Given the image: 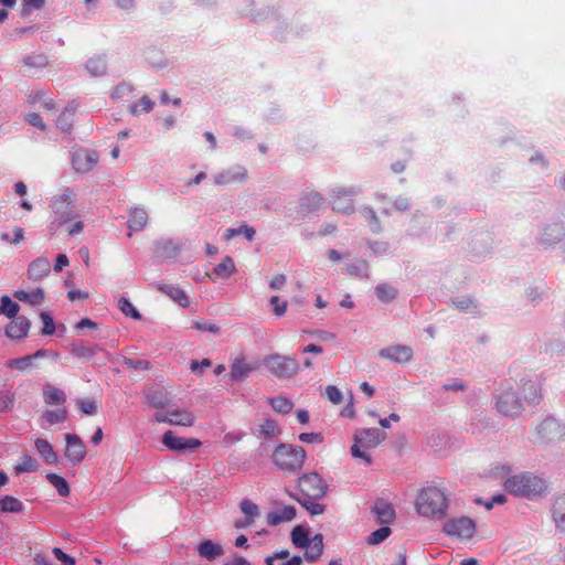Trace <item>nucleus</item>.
<instances>
[{"instance_id": "1", "label": "nucleus", "mask_w": 565, "mask_h": 565, "mask_svg": "<svg viewBox=\"0 0 565 565\" xmlns=\"http://www.w3.org/2000/svg\"><path fill=\"white\" fill-rule=\"evenodd\" d=\"M450 498L445 488L436 484L423 487L415 500V510L424 519L443 521L448 515Z\"/></svg>"}, {"instance_id": "2", "label": "nucleus", "mask_w": 565, "mask_h": 565, "mask_svg": "<svg viewBox=\"0 0 565 565\" xmlns=\"http://www.w3.org/2000/svg\"><path fill=\"white\" fill-rule=\"evenodd\" d=\"M503 489L514 497L533 499L546 492L547 482L532 472H522L507 478Z\"/></svg>"}, {"instance_id": "3", "label": "nucleus", "mask_w": 565, "mask_h": 565, "mask_svg": "<svg viewBox=\"0 0 565 565\" xmlns=\"http://www.w3.org/2000/svg\"><path fill=\"white\" fill-rule=\"evenodd\" d=\"M305 459L306 452L301 447L279 445L273 452V460L280 470L294 471L300 469Z\"/></svg>"}, {"instance_id": "4", "label": "nucleus", "mask_w": 565, "mask_h": 565, "mask_svg": "<svg viewBox=\"0 0 565 565\" xmlns=\"http://www.w3.org/2000/svg\"><path fill=\"white\" fill-rule=\"evenodd\" d=\"M384 438V434L376 428H369L359 431L355 435V443L351 449L352 456L360 458L364 460L365 463L370 465L371 458L366 455V451L377 447Z\"/></svg>"}, {"instance_id": "5", "label": "nucleus", "mask_w": 565, "mask_h": 565, "mask_svg": "<svg viewBox=\"0 0 565 565\" xmlns=\"http://www.w3.org/2000/svg\"><path fill=\"white\" fill-rule=\"evenodd\" d=\"M298 488L302 499L319 500L327 493L328 486L324 480L316 472H309L301 476L298 480Z\"/></svg>"}, {"instance_id": "6", "label": "nucleus", "mask_w": 565, "mask_h": 565, "mask_svg": "<svg viewBox=\"0 0 565 565\" xmlns=\"http://www.w3.org/2000/svg\"><path fill=\"white\" fill-rule=\"evenodd\" d=\"M443 531L452 539L469 540L476 533V523L467 516L454 518L444 524Z\"/></svg>"}, {"instance_id": "7", "label": "nucleus", "mask_w": 565, "mask_h": 565, "mask_svg": "<svg viewBox=\"0 0 565 565\" xmlns=\"http://www.w3.org/2000/svg\"><path fill=\"white\" fill-rule=\"evenodd\" d=\"M265 366L277 377H290L299 370L298 362L289 356L273 354L265 359Z\"/></svg>"}, {"instance_id": "8", "label": "nucleus", "mask_w": 565, "mask_h": 565, "mask_svg": "<svg viewBox=\"0 0 565 565\" xmlns=\"http://www.w3.org/2000/svg\"><path fill=\"white\" fill-rule=\"evenodd\" d=\"M154 419L158 423H168L173 426L182 427H192L195 423L194 414L186 408H173L164 414H156Z\"/></svg>"}, {"instance_id": "9", "label": "nucleus", "mask_w": 565, "mask_h": 565, "mask_svg": "<svg viewBox=\"0 0 565 565\" xmlns=\"http://www.w3.org/2000/svg\"><path fill=\"white\" fill-rule=\"evenodd\" d=\"M162 444L172 451H194L202 445V443L196 438L179 437L172 430H168L163 434Z\"/></svg>"}, {"instance_id": "10", "label": "nucleus", "mask_w": 565, "mask_h": 565, "mask_svg": "<svg viewBox=\"0 0 565 565\" xmlns=\"http://www.w3.org/2000/svg\"><path fill=\"white\" fill-rule=\"evenodd\" d=\"M65 457L73 465L82 462L86 456V446L77 435L65 436Z\"/></svg>"}, {"instance_id": "11", "label": "nucleus", "mask_w": 565, "mask_h": 565, "mask_svg": "<svg viewBox=\"0 0 565 565\" xmlns=\"http://www.w3.org/2000/svg\"><path fill=\"white\" fill-rule=\"evenodd\" d=\"M247 179V170L242 166H233L214 178L218 185H228L232 183L244 182Z\"/></svg>"}, {"instance_id": "12", "label": "nucleus", "mask_w": 565, "mask_h": 565, "mask_svg": "<svg viewBox=\"0 0 565 565\" xmlns=\"http://www.w3.org/2000/svg\"><path fill=\"white\" fill-rule=\"evenodd\" d=\"M30 327V321L25 317H15L12 318L4 332L10 339L21 340L28 335Z\"/></svg>"}, {"instance_id": "13", "label": "nucleus", "mask_w": 565, "mask_h": 565, "mask_svg": "<svg viewBox=\"0 0 565 565\" xmlns=\"http://www.w3.org/2000/svg\"><path fill=\"white\" fill-rule=\"evenodd\" d=\"M42 395L47 406L65 407L66 394L62 388L47 383L42 387Z\"/></svg>"}, {"instance_id": "14", "label": "nucleus", "mask_w": 565, "mask_h": 565, "mask_svg": "<svg viewBox=\"0 0 565 565\" xmlns=\"http://www.w3.org/2000/svg\"><path fill=\"white\" fill-rule=\"evenodd\" d=\"M146 401L151 407L163 409L170 405L171 394L163 387H154L147 392Z\"/></svg>"}, {"instance_id": "15", "label": "nucleus", "mask_w": 565, "mask_h": 565, "mask_svg": "<svg viewBox=\"0 0 565 565\" xmlns=\"http://www.w3.org/2000/svg\"><path fill=\"white\" fill-rule=\"evenodd\" d=\"M380 355L393 362L404 363L412 359V350L408 347L395 345L380 351Z\"/></svg>"}, {"instance_id": "16", "label": "nucleus", "mask_w": 565, "mask_h": 565, "mask_svg": "<svg viewBox=\"0 0 565 565\" xmlns=\"http://www.w3.org/2000/svg\"><path fill=\"white\" fill-rule=\"evenodd\" d=\"M51 270L50 262L44 257H38L34 259L28 268V277L31 280H41L49 276Z\"/></svg>"}, {"instance_id": "17", "label": "nucleus", "mask_w": 565, "mask_h": 565, "mask_svg": "<svg viewBox=\"0 0 565 565\" xmlns=\"http://www.w3.org/2000/svg\"><path fill=\"white\" fill-rule=\"evenodd\" d=\"M96 162L97 157L95 153H89L87 151H77L73 156V167L78 172L89 171Z\"/></svg>"}, {"instance_id": "18", "label": "nucleus", "mask_w": 565, "mask_h": 565, "mask_svg": "<svg viewBox=\"0 0 565 565\" xmlns=\"http://www.w3.org/2000/svg\"><path fill=\"white\" fill-rule=\"evenodd\" d=\"M520 401L513 393H504L498 399V408L504 415H514L520 409Z\"/></svg>"}, {"instance_id": "19", "label": "nucleus", "mask_w": 565, "mask_h": 565, "mask_svg": "<svg viewBox=\"0 0 565 565\" xmlns=\"http://www.w3.org/2000/svg\"><path fill=\"white\" fill-rule=\"evenodd\" d=\"M296 516V509L292 505H285L277 511L267 514V522L270 526H276L284 522H289Z\"/></svg>"}, {"instance_id": "20", "label": "nucleus", "mask_w": 565, "mask_h": 565, "mask_svg": "<svg viewBox=\"0 0 565 565\" xmlns=\"http://www.w3.org/2000/svg\"><path fill=\"white\" fill-rule=\"evenodd\" d=\"M198 553L202 557L209 561H213L222 556L224 554V550L221 544L214 543L210 540H205L198 545Z\"/></svg>"}, {"instance_id": "21", "label": "nucleus", "mask_w": 565, "mask_h": 565, "mask_svg": "<svg viewBox=\"0 0 565 565\" xmlns=\"http://www.w3.org/2000/svg\"><path fill=\"white\" fill-rule=\"evenodd\" d=\"M376 521L381 524H391L395 520V511L392 504L386 502H376L373 508Z\"/></svg>"}, {"instance_id": "22", "label": "nucleus", "mask_w": 565, "mask_h": 565, "mask_svg": "<svg viewBox=\"0 0 565 565\" xmlns=\"http://www.w3.org/2000/svg\"><path fill=\"white\" fill-rule=\"evenodd\" d=\"M34 446L41 458L49 465H54L57 462L58 457L56 452L53 450L51 444L43 438H36L34 440Z\"/></svg>"}, {"instance_id": "23", "label": "nucleus", "mask_w": 565, "mask_h": 565, "mask_svg": "<svg viewBox=\"0 0 565 565\" xmlns=\"http://www.w3.org/2000/svg\"><path fill=\"white\" fill-rule=\"evenodd\" d=\"M148 213L145 209L134 207L129 212L128 226L132 231H141L148 224Z\"/></svg>"}, {"instance_id": "24", "label": "nucleus", "mask_w": 565, "mask_h": 565, "mask_svg": "<svg viewBox=\"0 0 565 565\" xmlns=\"http://www.w3.org/2000/svg\"><path fill=\"white\" fill-rule=\"evenodd\" d=\"M305 557L307 561L318 559L323 552V537L321 534H316L310 539V542L305 547Z\"/></svg>"}, {"instance_id": "25", "label": "nucleus", "mask_w": 565, "mask_h": 565, "mask_svg": "<svg viewBox=\"0 0 565 565\" xmlns=\"http://www.w3.org/2000/svg\"><path fill=\"white\" fill-rule=\"evenodd\" d=\"M158 289L161 292L169 296L171 299H173L180 306H182V307L189 306V298L182 289L171 286V285H158Z\"/></svg>"}, {"instance_id": "26", "label": "nucleus", "mask_w": 565, "mask_h": 565, "mask_svg": "<svg viewBox=\"0 0 565 565\" xmlns=\"http://www.w3.org/2000/svg\"><path fill=\"white\" fill-rule=\"evenodd\" d=\"M14 298H17L20 301L30 303V305H39L44 299V291L41 288H36L32 291H25V290H17L13 294Z\"/></svg>"}, {"instance_id": "27", "label": "nucleus", "mask_w": 565, "mask_h": 565, "mask_svg": "<svg viewBox=\"0 0 565 565\" xmlns=\"http://www.w3.org/2000/svg\"><path fill=\"white\" fill-rule=\"evenodd\" d=\"M39 468L38 461L28 454L20 457L17 465L13 467V471L17 476L25 472L36 471Z\"/></svg>"}, {"instance_id": "28", "label": "nucleus", "mask_w": 565, "mask_h": 565, "mask_svg": "<svg viewBox=\"0 0 565 565\" xmlns=\"http://www.w3.org/2000/svg\"><path fill=\"white\" fill-rule=\"evenodd\" d=\"M49 482L56 489L57 493L66 498L71 493V489L66 479L57 473L50 472L46 475Z\"/></svg>"}, {"instance_id": "29", "label": "nucleus", "mask_w": 565, "mask_h": 565, "mask_svg": "<svg viewBox=\"0 0 565 565\" xmlns=\"http://www.w3.org/2000/svg\"><path fill=\"white\" fill-rule=\"evenodd\" d=\"M0 510L4 513H20L24 510V505L13 495H4L0 499Z\"/></svg>"}, {"instance_id": "30", "label": "nucleus", "mask_w": 565, "mask_h": 565, "mask_svg": "<svg viewBox=\"0 0 565 565\" xmlns=\"http://www.w3.org/2000/svg\"><path fill=\"white\" fill-rule=\"evenodd\" d=\"M213 271L220 279H227L236 271V267L233 259L230 256H225Z\"/></svg>"}, {"instance_id": "31", "label": "nucleus", "mask_w": 565, "mask_h": 565, "mask_svg": "<svg viewBox=\"0 0 565 565\" xmlns=\"http://www.w3.org/2000/svg\"><path fill=\"white\" fill-rule=\"evenodd\" d=\"M67 419V411L65 407H57L55 411H45L42 414V420L49 425H56Z\"/></svg>"}, {"instance_id": "32", "label": "nucleus", "mask_w": 565, "mask_h": 565, "mask_svg": "<svg viewBox=\"0 0 565 565\" xmlns=\"http://www.w3.org/2000/svg\"><path fill=\"white\" fill-rule=\"evenodd\" d=\"M250 371L252 367L243 360H235L231 366L230 376L233 381H242Z\"/></svg>"}, {"instance_id": "33", "label": "nucleus", "mask_w": 565, "mask_h": 565, "mask_svg": "<svg viewBox=\"0 0 565 565\" xmlns=\"http://www.w3.org/2000/svg\"><path fill=\"white\" fill-rule=\"evenodd\" d=\"M239 508L245 516L244 519H246L250 523H254L255 519L259 515L258 505L249 499H243L239 503Z\"/></svg>"}, {"instance_id": "34", "label": "nucleus", "mask_w": 565, "mask_h": 565, "mask_svg": "<svg viewBox=\"0 0 565 565\" xmlns=\"http://www.w3.org/2000/svg\"><path fill=\"white\" fill-rule=\"evenodd\" d=\"M19 305L10 299L8 296L1 297L0 315H4L8 318H15L19 312Z\"/></svg>"}, {"instance_id": "35", "label": "nucleus", "mask_w": 565, "mask_h": 565, "mask_svg": "<svg viewBox=\"0 0 565 565\" xmlns=\"http://www.w3.org/2000/svg\"><path fill=\"white\" fill-rule=\"evenodd\" d=\"M553 518L558 527L565 529V498H558L554 502Z\"/></svg>"}, {"instance_id": "36", "label": "nucleus", "mask_w": 565, "mask_h": 565, "mask_svg": "<svg viewBox=\"0 0 565 565\" xmlns=\"http://www.w3.org/2000/svg\"><path fill=\"white\" fill-rule=\"evenodd\" d=\"M34 356L25 355L22 358L10 359L7 361V367L11 370L25 371L32 366Z\"/></svg>"}, {"instance_id": "37", "label": "nucleus", "mask_w": 565, "mask_h": 565, "mask_svg": "<svg viewBox=\"0 0 565 565\" xmlns=\"http://www.w3.org/2000/svg\"><path fill=\"white\" fill-rule=\"evenodd\" d=\"M291 541L297 547L305 548L310 539L308 537V532L302 526H296L291 532Z\"/></svg>"}, {"instance_id": "38", "label": "nucleus", "mask_w": 565, "mask_h": 565, "mask_svg": "<svg viewBox=\"0 0 565 565\" xmlns=\"http://www.w3.org/2000/svg\"><path fill=\"white\" fill-rule=\"evenodd\" d=\"M269 403H270L271 407L280 414H287V413L291 412V409L294 407L292 402L282 396L274 397L269 401Z\"/></svg>"}, {"instance_id": "39", "label": "nucleus", "mask_w": 565, "mask_h": 565, "mask_svg": "<svg viewBox=\"0 0 565 565\" xmlns=\"http://www.w3.org/2000/svg\"><path fill=\"white\" fill-rule=\"evenodd\" d=\"M391 529L388 526H382L374 532H372L366 542L369 545H377L385 541L391 535Z\"/></svg>"}, {"instance_id": "40", "label": "nucleus", "mask_w": 565, "mask_h": 565, "mask_svg": "<svg viewBox=\"0 0 565 565\" xmlns=\"http://www.w3.org/2000/svg\"><path fill=\"white\" fill-rule=\"evenodd\" d=\"M74 211L72 209H62L61 206H56L54 211V221L53 224H56V226H62L66 222L74 218Z\"/></svg>"}, {"instance_id": "41", "label": "nucleus", "mask_w": 565, "mask_h": 565, "mask_svg": "<svg viewBox=\"0 0 565 565\" xmlns=\"http://www.w3.org/2000/svg\"><path fill=\"white\" fill-rule=\"evenodd\" d=\"M118 306L120 311L130 318L134 319H140L139 311L135 308V306L127 299V298H120L118 301Z\"/></svg>"}, {"instance_id": "42", "label": "nucleus", "mask_w": 565, "mask_h": 565, "mask_svg": "<svg viewBox=\"0 0 565 565\" xmlns=\"http://www.w3.org/2000/svg\"><path fill=\"white\" fill-rule=\"evenodd\" d=\"M377 297L382 301H391L396 297V289L390 285L383 284L376 287Z\"/></svg>"}, {"instance_id": "43", "label": "nucleus", "mask_w": 565, "mask_h": 565, "mask_svg": "<svg viewBox=\"0 0 565 565\" xmlns=\"http://www.w3.org/2000/svg\"><path fill=\"white\" fill-rule=\"evenodd\" d=\"M15 403V395L14 393L7 391L2 394H0V412H10L12 411Z\"/></svg>"}, {"instance_id": "44", "label": "nucleus", "mask_w": 565, "mask_h": 565, "mask_svg": "<svg viewBox=\"0 0 565 565\" xmlns=\"http://www.w3.org/2000/svg\"><path fill=\"white\" fill-rule=\"evenodd\" d=\"M79 409L85 414V415H94L96 414L97 412V404L95 401L93 399H88V398H79L76 401Z\"/></svg>"}, {"instance_id": "45", "label": "nucleus", "mask_w": 565, "mask_h": 565, "mask_svg": "<svg viewBox=\"0 0 565 565\" xmlns=\"http://www.w3.org/2000/svg\"><path fill=\"white\" fill-rule=\"evenodd\" d=\"M41 321H42V334L44 335H51L55 332V324L53 321V318L47 312H42L40 315Z\"/></svg>"}, {"instance_id": "46", "label": "nucleus", "mask_w": 565, "mask_h": 565, "mask_svg": "<svg viewBox=\"0 0 565 565\" xmlns=\"http://www.w3.org/2000/svg\"><path fill=\"white\" fill-rule=\"evenodd\" d=\"M301 503L311 515H319L324 511V505L319 503L318 500L302 499Z\"/></svg>"}, {"instance_id": "47", "label": "nucleus", "mask_w": 565, "mask_h": 565, "mask_svg": "<svg viewBox=\"0 0 565 565\" xmlns=\"http://www.w3.org/2000/svg\"><path fill=\"white\" fill-rule=\"evenodd\" d=\"M333 209L340 213H350L353 211V204L351 200L347 198H338L333 202Z\"/></svg>"}, {"instance_id": "48", "label": "nucleus", "mask_w": 565, "mask_h": 565, "mask_svg": "<svg viewBox=\"0 0 565 565\" xmlns=\"http://www.w3.org/2000/svg\"><path fill=\"white\" fill-rule=\"evenodd\" d=\"M326 394L329 401L335 405L341 404L343 401L341 391L334 385H328L326 387Z\"/></svg>"}, {"instance_id": "49", "label": "nucleus", "mask_w": 565, "mask_h": 565, "mask_svg": "<svg viewBox=\"0 0 565 565\" xmlns=\"http://www.w3.org/2000/svg\"><path fill=\"white\" fill-rule=\"evenodd\" d=\"M153 103L148 97H142L138 104L131 107L134 114L148 113L152 109Z\"/></svg>"}, {"instance_id": "50", "label": "nucleus", "mask_w": 565, "mask_h": 565, "mask_svg": "<svg viewBox=\"0 0 565 565\" xmlns=\"http://www.w3.org/2000/svg\"><path fill=\"white\" fill-rule=\"evenodd\" d=\"M270 305L273 306L274 313L277 317L284 316L287 311V302L280 300L278 296H273L270 298Z\"/></svg>"}, {"instance_id": "51", "label": "nucleus", "mask_w": 565, "mask_h": 565, "mask_svg": "<svg viewBox=\"0 0 565 565\" xmlns=\"http://www.w3.org/2000/svg\"><path fill=\"white\" fill-rule=\"evenodd\" d=\"M192 328L198 331H207L212 333L218 332V328L215 324L210 323L209 321L205 320H194L192 322Z\"/></svg>"}, {"instance_id": "52", "label": "nucleus", "mask_w": 565, "mask_h": 565, "mask_svg": "<svg viewBox=\"0 0 565 565\" xmlns=\"http://www.w3.org/2000/svg\"><path fill=\"white\" fill-rule=\"evenodd\" d=\"M299 440L307 444H320L323 437L319 433H302L299 435Z\"/></svg>"}, {"instance_id": "53", "label": "nucleus", "mask_w": 565, "mask_h": 565, "mask_svg": "<svg viewBox=\"0 0 565 565\" xmlns=\"http://www.w3.org/2000/svg\"><path fill=\"white\" fill-rule=\"evenodd\" d=\"M54 556L62 563V565H75V559L64 553L60 547L53 548Z\"/></svg>"}, {"instance_id": "54", "label": "nucleus", "mask_w": 565, "mask_h": 565, "mask_svg": "<svg viewBox=\"0 0 565 565\" xmlns=\"http://www.w3.org/2000/svg\"><path fill=\"white\" fill-rule=\"evenodd\" d=\"M1 238L3 241H6V242H10V243H13V244H19V243H21L24 239V233H23V230L21 227H15L14 228V237H13V239H10V236L7 233L2 234Z\"/></svg>"}, {"instance_id": "55", "label": "nucleus", "mask_w": 565, "mask_h": 565, "mask_svg": "<svg viewBox=\"0 0 565 565\" xmlns=\"http://www.w3.org/2000/svg\"><path fill=\"white\" fill-rule=\"evenodd\" d=\"M286 284V276L282 274L276 275L269 282L271 289H280Z\"/></svg>"}, {"instance_id": "56", "label": "nucleus", "mask_w": 565, "mask_h": 565, "mask_svg": "<svg viewBox=\"0 0 565 565\" xmlns=\"http://www.w3.org/2000/svg\"><path fill=\"white\" fill-rule=\"evenodd\" d=\"M26 121L32 126L39 127L40 129H44L45 126L42 122V119L39 114L32 113L26 116Z\"/></svg>"}, {"instance_id": "57", "label": "nucleus", "mask_w": 565, "mask_h": 565, "mask_svg": "<svg viewBox=\"0 0 565 565\" xmlns=\"http://www.w3.org/2000/svg\"><path fill=\"white\" fill-rule=\"evenodd\" d=\"M66 266H68V258H67V256L65 254H60L56 257V262H55V265H54V270L55 271H61Z\"/></svg>"}, {"instance_id": "58", "label": "nucleus", "mask_w": 565, "mask_h": 565, "mask_svg": "<svg viewBox=\"0 0 565 565\" xmlns=\"http://www.w3.org/2000/svg\"><path fill=\"white\" fill-rule=\"evenodd\" d=\"M44 2V0H23V4L28 11L41 9Z\"/></svg>"}, {"instance_id": "59", "label": "nucleus", "mask_w": 565, "mask_h": 565, "mask_svg": "<svg viewBox=\"0 0 565 565\" xmlns=\"http://www.w3.org/2000/svg\"><path fill=\"white\" fill-rule=\"evenodd\" d=\"M211 366V361L209 359H203L202 361H192L191 362V371L192 372H198L200 369H203V367H210Z\"/></svg>"}, {"instance_id": "60", "label": "nucleus", "mask_w": 565, "mask_h": 565, "mask_svg": "<svg viewBox=\"0 0 565 565\" xmlns=\"http://www.w3.org/2000/svg\"><path fill=\"white\" fill-rule=\"evenodd\" d=\"M505 501H507L505 495L497 494L490 501L484 502V507H486V509L490 510V509H492L494 503L503 504Z\"/></svg>"}, {"instance_id": "61", "label": "nucleus", "mask_w": 565, "mask_h": 565, "mask_svg": "<svg viewBox=\"0 0 565 565\" xmlns=\"http://www.w3.org/2000/svg\"><path fill=\"white\" fill-rule=\"evenodd\" d=\"M84 328L97 329V323H95L94 321H92L88 318H84L77 322L76 329H84Z\"/></svg>"}, {"instance_id": "62", "label": "nucleus", "mask_w": 565, "mask_h": 565, "mask_svg": "<svg viewBox=\"0 0 565 565\" xmlns=\"http://www.w3.org/2000/svg\"><path fill=\"white\" fill-rule=\"evenodd\" d=\"M74 353L79 358H90L93 355V350L86 347H79L74 349Z\"/></svg>"}, {"instance_id": "63", "label": "nucleus", "mask_w": 565, "mask_h": 565, "mask_svg": "<svg viewBox=\"0 0 565 565\" xmlns=\"http://www.w3.org/2000/svg\"><path fill=\"white\" fill-rule=\"evenodd\" d=\"M354 415H355V411H354V407H353V403H352V401H350L348 403V405L341 411V416L353 418Z\"/></svg>"}, {"instance_id": "64", "label": "nucleus", "mask_w": 565, "mask_h": 565, "mask_svg": "<svg viewBox=\"0 0 565 565\" xmlns=\"http://www.w3.org/2000/svg\"><path fill=\"white\" fill-rule=\"evenodd\" d=\"M223 565H252V563L245 557H234L233 559L224 563Z\"/></svg>"}]
</instances>
